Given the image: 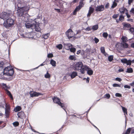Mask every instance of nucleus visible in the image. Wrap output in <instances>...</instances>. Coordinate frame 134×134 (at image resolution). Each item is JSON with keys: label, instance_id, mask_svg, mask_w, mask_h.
Wrapping results in <instances>:
<instances>
[{"label": "nucleus", "instance_id": "f257e3e1", "mask_svg": "<svg viewBox=\"0 0 134 134\" xmlns=\"http://www.w3.org/2000/svg\"><path fill=\"white\" fill-rule=\"evenodd\" d=\"M16 14L19 17L23 16L27 14L30 9V7L25 2L21 1H19Z\"/></svg>", "mask_w": 134, "mask_h": 134}, {"label": "nucleus", "instance_id": "f03ea898", "mask_svg": "<svg viewBox=\"0 0 134 134\" xmlns=\"http://www.w3.org/2000/svg\"><path fill=\"white\" fill-rule=\"evenodd\" d=\"M74 67L75 69L80 71L82 74H84L85 71L88 69V67L86 65L84 66L82 63L80 62H77L75 65Z\"/></svg>", "mask_w": 134, "mask_h": 134}, {"label": "nucleus", "instance_id": "7ed1b4c3", "mask_svg": "<svg viewBox=\"0 0 134 134\" xmlns=\"http://www.w3.org/2000/svg\"><path fill=\"white\" fill-rule=\"evenodd\" d=\"M14 72L13 69L11 66H8L4 69L3 74L8 76H12L13 75Z\"/></svg>", "mask_w": 134, "mask_h": 134}, {"label": "nucleus", "instance_id": "20e7f679", "mask_svg": "<svg viewBox=\"0 0 134 134\" xmlns=\"http://www.w3.org/2000/svg\"><path fill=\"white\" fill-rule=\"evenodd\" d=\"M14 21L11 18L7 19L6 21L3 23L4 26L6 28H8L14 25Z\"/></svg>", "mask_w": 134, "mask_h": 134}, {"label": "nucleus", "instance_id": "39448f33", "mask_svg": "<svg viewBox=\"0 0 134 134\" xmlns=\"http://www.w3.org/2000/svg\"><path fill=\"white\" fill-rule=\"evenodd\" d=\"M5 118H8L9 117L11 112L10 106L9 104L5 103Z\"/></svg>", "mask_w": 134, "mask_h": 134}, {"label": "nucleus", "instance_id": "423d86ee", "mask_svg": "<svg viewBox=\"0 0 134 134\" xmlns=\"http://www.w3.org/2000/svg\"><path fill=\"white\" fill-rule=\"evenodd\" d=\"M53 102L54 103L58 104L61 107V108L65 110L66 108L64 106V104L62 103L60 101V100L57 97H54L52 98Z\"/></svg>", "mask_w": 134, "mask_h": 134}, {"label": "nucleus", "instance_id": "0eeeda50", "mask_svg": "<svg viewBox=\"0 0 134 134\" xmlns=\"http://www.w3.org/2000/svg\"><path fill=\"white\" fill-rule=\"evenodd\" d=\"M65 34L67 37L69 39L72 38V40H75V37L74 36V32L71 29H68L67 31L65 32Z\"/></svg>", "mask_w": 134, "mask_h": 134}, {"label": "nucleus", "instance_id": "6e6552de", "mask_svg": "<svg viewBox=\"0 0 134 134\" xmlns=\"http://www.w3.org/2000/svg\"><path fill=\"white\" fill-rule=\"evenodd\" d=\"M10 15L11 14L9 13L2 12L0 14V18L4 20L9 17Z\"/></svg>", "mask_w": 134, "mask_h": 134}, {"label": "nucleus", "instance_id": "1a4fd4ad", "mask_svg": "<svg viewBox=\"0 0 134 134\" xmlns=\"http://www.w3.org/2000/svg\"><path fill=\"white\" fill-rule=\"evenodd\" d=\"M30 28L33 30L35 29L36 31L40 32L41 31V29L39 27V25L38 24H31Z\"/></svg>", "mask_w": 134, "mask_h": 134}, {"label": "nucleus", "instance_id": "9d476101", "mask_svg": "<svg viewBox=\"0 0 134 134\" xmlns=\"http://www.w3.org/2000/svg\"><path fill=\"white\" fill-rule=\"evenodd\" d=\"M30 94L31 97H37L42 95L41 93L37 92L35 91H31L30 92Z\"/></svg>", "mask_w": 134, "mask_h": 134}, {"label": "nucleus", "instance_id": "9b49d317", "mask_svg": "<svg viewBox=\"0 0 134 134\" xmlns=\"http://www.w3.org/2000/svg\"><path fill=\"white\" fill-rule=\"evenodd\" d=\"M121 62L124 63L126 64L127 65L130 66L131 65L132 62L131 60H127L126 59H123L121 60Z\"/></svg>", "mask_w": 134, "mask_h": 134}, {"label": "nucleus", "instance_id": "f8f14e48", "mask_svg": "<svg viewBox=\"0 0 134 134\" xmlns=\"http://www.w3.org/2000/svg\"><path fill=\"white\" fill-rule=\"evenodd\" d=\"M19 118L24 119L26 117V116L24 112L23 111H20L18 112L17 114Z\"/></svg>", "mask_w": 134, "mask_h": 134}, {"label": "nucleus", "instance_id": "ddd939ff", "mask_svg": "<svg viewBox=\"0 0 134 134\" xmlns=\"http://www.w3.org/2000/svg\"><path fill=\"white\" fill-rule=\"evenodd\" d=\"M119 11L121 15H123L124 13L128 11L126 8L124 7L120 8L119 9Z\"/></svg>", "mask_w": 134, "mask_h": 134}, {"label": "nucleus", "instance_id": "4468645a", "mask_svg": "<svg viewBox=\"0 0 134 134\" xmlns=\"http://www.w3.org/2000/svg\"><path fill=\"white\" fill-rule=\"evenodd\" d=\"M104 10V7L103 5L98 6L96 8V10L97 11H102Z\"/></svg>", "mask_w": 134, "mask_h": 134}, {"label": "nucleus", "instance_id": "2eb2a0df", "mask_svg": "<svg viewBox=\"0 0 134 134\" xmlns=\"http://www.w3.org/2000/svg\"><path fill=\"white\" fill-rule=\"evenodd\" d=\"M94 11V9L92 7H90L88 11V13L87 14V17H90L91 15V14Z\"/></svg>", "mask_w": 134, "mask_h": 134}, {"label": "nucleus", "instance_id": "dca6fc26", "mask_svg": "<svg viewBox=\"0 0 134 134\" xmlns=\"http://www.w3.org/2000/svg\"><path fill=\"white\" fill-rule=\"evenodd\" d=\"M121 14L120 16L119 19H116V21L117 23H119V21H122L124 20V17Z\"/></svg>", "mask_w": 134, "mask_h": 134}, {"label": "nucleus", "instance_id": "f3484780", "mask_svg": "<svg viewBox=\"0 0 134 134\" xmlns=\"http://www.w3.org/2000/svg\"><path fill=\"white\" fill-rule=\"evenodd\" d=\"M77 75V72L75 71H73L70 75V76L71 78L72 79L75 77Z\"/></svg>", "mask_w": 134, "mask_h": 134}, {"label": "nucleus", "instance_id": "a211bd4d", "mask_svg": "<svg viewBox=\"0 0 134 134\" xmlns=\"http://www.w3.org/2000/svg\"><path fill=\"white\" fill-rule=\"evenodd\" d=\"M6 91L7 92H5L6 94L9 96L11 100H13V98L11 92L8 90H7Z\"/></svg>", "mask_w": 134, "mask_h": 134}, {"label": "nucleus", "instance_id": "6ab92c4d", "mask_svg": "<svg viewBox=\"0 0 134 134\" xmlns=\"http://www.w3.org/2000/svg\"><path fill=\"white\" fill-rule=\"evenodd\" d=\"M87 74L89 75H93V71L91 69V68L88 67V69H87Z\"/></svg>", "mask_w": 134, "mask_h": 134}, {"label": "nucleus", "instance_id": "aec40b11", "mask_svg": "<svg viewBox=\"0 0 134 134\" xmlns=\"http://www.w3.org/2000/svg\"><path fill=\"white\" fill-rule=\"evenodd\" d=\"M122 25L123 26L124 28L130 27L131 26L130 24L127 23H123Z\"/></svg>", "mask_w": 134, "mask_h": 134}, {"label": "nucleus", "instance_id": "412c9836", "mask_svg": "<svg viewBox=\"0 0 134 134\" xmlns=\"http://www.w3.org/2000/svg\"><path fill=\"white\" fill-rule=\"evenodd\" d=\"M2 85L3 88L5 90V92H7L6 90H8L7 89H9V87H8L6 84L3 83Z\"/></svg>", "mask_w": 134, "mask_h": 134}, {"label": "nucleus", "instance_id": "4be33fe9", "mask_svg": "<svg viewBox=\"0 0 134 134\" xmlns=\"http://www.w3.org/2000/svg\"><path fill=\"white\" fill-rule=\"evenodd\" d=\"M85 0H81L80 1L79 6L81 8L83 7L84 4V1Z\"/></svg>", "mask_w": 134, "mask_h": 134}, {"label": "nucleus", "instance_id": "5701e85b", "mask_svg": "<svg viewBox=\"0 0 134 134\" xmlns=\"http://www.w3.org/2000/svg\"><path fill=\"white\" fill-rule=\"evenodd\" d=\"M21 109V108L20 106H18L16 107L14 109V110L15 112H17L20 111Z\"/></svg>", "mask_w": 134, "mask_h": 134}, {"label": "nucleus", "instance_id": "b1692460", "mask_svg": "<svg viewBox=\"0 0 134 134\" xmlns=\"http://www.w3.org/2000/svg\"><path fill=\"white\" fill-rule=\"evenodd\" d=\"M50 64L52 65V66L55 67L56 66V63L55 61L53 59H51L50 61Z\"/></svg>", "mask_w": 134, "mask_h": 134}, {"label": "nucleus", "instance_id": "393cba45", "mask_svg": "<svg viewBox=\"0 0 134 134\" xmlns=\"http://www.w3.org/2000/svg\"><path fill=\"white\" fill-rule=\"evenodd\" d=\"M121 39L123 43L126 42L127 41V37L125 36H123Z\"/></svg>", "mask_w": 134, "mask_h": 134}, {"label": "nucleus", "instance_id": "a878e982", "mask_svg": "<svg viewBox=\"0 0 134 134\" xmlns=\"http://www.w3.org/2000/svg\"><path fill=\"white\" fill-rule=\"evenodd\" d=\"M33 32L29 33L27 34L28 35V37L29 38H34V36Z\"/></svg>", "mask_w": 134, "mask_h": 134}, {"label": "nucleus", "instance_id": "bb28decb", "mask_svg": "<svg viewBox=\"0 0 134 134\" xmlns=\"http://www.w3.org/2000/svg\"><path fill=\"white\" fill-rule=\"evenodd\" d=\"M49 35V34L48 33L46 34H43L42 35V37L43 38L46 39L48 38Z\"/></svg>", "mask_w": 134, "mask_h": 134}, {"label": "nucleus", "instance_id": "cd10ccee", "mask_svg": "<svg viewBox=\"0 0 134 134\" xmlns=\"http://www.w3.org/2000/svg\"><path fill=\"white\" fill-rule=\"evenodd\" d=\"M122 110L124 114V115H125L126 114H127V109L123 107H121Z\"/></svg>", "mask_w": 134, "mask_h": 134}, {"label": "nucleus", "instance_id": "c85d7f7f", "mask_svg": "<svg viewBox=\"0 0 134 134\" xmlns=\"http://www.w3.org/2000/svg\"><path fill=\"white\" fill-rule=\"evenodd\" d=\"M131 128H128L126 131L125 132L123 133V134H129L131 131Z\"/></svg>", "mask_w": 134, "mask_h": 134}, {"label": "nucleus", "instance_id": "c756f323", "mask_svg": "<svg viewBox=\"0 0 134 134\" xmlns=\"http://www.w3.org/2000/svg\"><path fill=\"white\" fill-rule=\"evenodd\" d=\"M98 28V25H96L93 26L92 29L94 30H97Z\"/></svg>", "mask_w": 134, "mask_h": 134}, {"label": "nucleus", "instance_id": "7c9ffc66", "mask_svg": "<svg viewBox=\"0 0 134 134\" xmlns=\"http://www.w3.org/2000/svg\"><path fill=\"white\" fill-rule=\"evenodd\" d=\"M133 72L132 69L131 68H128L126 72L129 73H132Z\"/></svg>", "mask_w": 134, "mask_h": 134}, {"label": "nucleus", "instance_id": "2f4dec72", "mask_svg": "<svg viewBox=\"0 0 134 134\" xmlns=\"http://www.w3.org/2000/svg\"><path fill=\"white\" fill-rule=\"evenodd\" d=\"M115 1H114L113 2V4L111 7V8H114L116 7L117 5V4Z\"/></svg>", "mask_w": 134, "mask_h": 134}, {"label": "nucleus", "instance_id": "473e14b6", "mask_svg": "<svg viewBox=\"0 0 134 134\" xmlns=\"http://www.w3.org/2000/svg\"><path fill=\"white\" fill-rule=\"evenodd\" d=\"M31 24L30 23H26L25 24V26L27 28H30L31 27Z\"/></svg>", "mask_w": 134, "mask_h": 134}, {"label": "nucleus", "instance_id": "72a5a7b5", "mask_svg": "<svg viewBox=\"0 0 134 134\" xmlns=\"http://www.w3.org/2000/svg\"><path fill=\"white\" fill-rule=\"evenodd\" d=\"M13 124L14 127H16L19 125V123L18 121H15L13 122Z\"/></svg>", "mask_w": 134, "mask_h": 134}, {"label": "nucleus", "instance_id": "f704fd0d", "mask_svg": "<svg viewBox=\"0 0 134 134\" xmlns=\"http://www.w3.org/2000/svg\"><path fill=\"white\" fill-rule=\"evenodd\" d=\"M44 77L46 78H49L51 77V75L49 74L48 71H47L46 74L45 75Z\"/></svg>", "mask_w": 134, "mask_h": 134}, {"label": "nucleus", "instance_id": "c9c22d12", "mask_svg": "<svg viewBox=\"0 0 134 134\" xmlns=\"http://www.w3.org/2000/svg\"><path fill=\"white\" fill-rule=\"evenodd\" d=\"M100 49L101 52L102 53L104 54H105L106 53L105 51L104 48V47H102Z\"/></svg>", "mask_w": 134, "mask_h": 134}, {"label": "nucleus", "instance_id": "e433bc0d", "mask_svg": "<svg viewBox=\"0 0 134 134\" xmlns=\"http://www.w3.org/2000/svg\"><path fill=\"white\" fill-rule=\"evenodd\" d=\"M113 55H110L108 57V60L110 62H111L113 60Z\"/></svg>", "mask_w": 134, "mask_h": 134}, {"label": "nucleus", "instance_id": "4c0bfd02", "mask_svg": "<svg viewBox=\"0 0 134 134\" xmlns=\"http://www.w3.org/2000/svg\"><path fill=\"white\" fill-rule=\"evenodd\" d=\"M56 47L59 49H61L62 48L63 46L61 44H59L56 46Z\"/></svg>", "mask_w": 134, "mask_h": 134}, {"label": "nucleus", "instance_id": "58836bf2", "mask_svg": "<svg viewBox=\"0 0 134 134\" xmlns=\"http://www.w3.org/2000/svg\"><path fill=\"white\" fill-rule=\"evenodd\" d=\"M113 87H121V86L120 84H119L117 83H114L113 84Z\"/></svg>", "mask_w": 134, "mask_h": 134}, {"label": "nucleus", "instance_id": "ea45409f", "mask_svg": "<svg viewBox=\"0 0 134 134\" xmlns=\"http://www.w3.org/2000/svg\"><path fill=\"white\" fill-rule=\"evenodd\" d=\"M123 44H122V46L126 48H127L128 47V45L126 43L124 42Z\"/></svg>", "mask_w": 134, "mask_h": 134}, {"label": "nucleus", "instance_id": "a19ab883", "mask_svg": "<svg viewBox=\"0 0 134 134\" xmlns=\"http://www.w3.org/2000/svg\"><path fill=\"white\" fill-rule=\"evenodd\" d=\"M119 15V14H114L113 15L112 17L114 19H116L118 17Z\"/></svg>", "mask_w": 134, "mask_h": 134}, {"label": "nucleus", "instance_id": "79ce46f5", "mask_svg": "<svg viewBox=\"0 0 134 134\" xmlns=\"http://www.w3.org/2000/svg\"><path fill=\"white\" fill-rule=\"evenodd\" d=\"M75 57L74 55H70L69 57V59L71 60H74L75 59Z\"/></svg>", "mask_w": 134, "mask_h": 134}, {"label": "nucleus", "instance_id": "37998d69", "mask_svg": "<svg viewBox=\"0 0 134 134\" xmlns=\"http://www.w3.org/2000/svg\"><path fill=\"white\" fill-rule=\"evenodd\" d=\"M103 36L104 38H107L108 36V34L107 32H104L103 34Z\"/></svg>", "mask_w": 134, "mask_h": 134}, {"label": "nucleus", "instance_id": "c03bdc74", "mask_svg": "<svg viewBox=\"0 0 134 134\" xmlns=\"http://www.w3.org/2000/svg\"><path fill=\"white\" fill-rule=\"evenodd\" d=\"M70 52L74 53L76 51V48L74 47L71 48L70 49Z\"/></svg>", "mask_w": 134, "mask_h": 134}, {"label": "nucleus", "instance_id": "a18cd8bd", "mask_svg": "<svg viewBox=\"0 0 134 134\" xmlns=\"http://www.w3.org/2000/svg\"><path fill=\"white\" fill-rule=\"evenodd\" d=\"M131 14L134 15V8H132L130 11Z\"/></svg>", "mask_w": 134, "mask_h": 134}, {"label": "nucleus", "instance_id": "49530a36", "mask_svg": "<svg viewBox=\"0 0 134 134\" xmlns=\"http://www.w3.org/2000/svg\"><path fill=\"white\" fill-rule=\"evenodd\" d=\"M130 31L132 33L134 32V27H130L129 29Z\"/></svg>", "mask_w": 134, "mask_h": 134}, {"label": "nucleus", "instance_id": "de8ad7c7", "mask_svg": "<svg viewBox=\"0 0 134 134\" xmlns=\"http://www.w3.org/2000/svg\"><path fill=\"white\" fill-rule=\"evenodd\" d=\"M94 40L96 43H98L99 41V40L96 37L94 38Z\"/></svg>", "mask_w": 134, "mask_h": 134}, {"label": "nucleus", "instance_id": "09e8293b", "mask_svg": "<svg viewBox=\"0 0 134 134\" xmlns=\"http://www.w3.org/2000/svg\"><path fill=\"white\" fill-rule=\"evenodd\" d=\"M116 96L119 97H122V95L121 94L119 93H116L115 94Z\"/></svg>", "mask_w": 134, "mask_h": 134}, {"label": "nucleus", "instance_id": "8fccbe9b", "mask_svg": "<svg viewBox=\"0 0 134 134\" xmlns=\"http://www.w3.org/2000/svg\"><path fill=\"white\" fill-rule=\"evenodd\" d=\"M53 57V55L52 53H49L48 54L47 57L48 58H51Z\"/></svg>", "mask_w": 134, "mask_h": 134}, {"label": "nucleus", "instance_id": "3c124183", "mask_svg": "<svg viewBox=\"0 0 134 134\" xmlns=\"http://www.w3.org/2000/svg\"><path fill=\"white\" fill-rule=\"evenodd\" d=\"M81 9V8L78 6H77L75 9V11H78Z\"/></svg>", "mask_w": 134, "mask_h": 134}, {"label": "nucleus", "instance_id": "603ef678", "mask_svg": "<svg viewBox=\"0 0 134 134\" xmlns=\"http://www.w3.org/2000/svg\"><path fill=\"white\" fill-rule=\"evenodd\" d=\"M134 0H128V3L129 5H130L133 2Z\"/></svg>", "mask_w": 134, "mask_h": 134}, {"label": "nucleus", "instance_id": "864d4df0", "mask_svg": "<svg viewBox=\"0 0 134 134\" xmlns=\"http://www.w3.org/2000/svg\"><path fill=\"white\" fill-rule=\"evenodd\" d=\"M115 80L117 81H118L119 82H120L122 80V79L120 78L119 77H116L115 79Z\"/></svg>", "mask_w": 134, "mask_h": 134}, {"label": "nucleus", "instance_id": "5fc2aeb1", "mask_svg": "<svg viewBox=\"0 0 134 134\" xmlns=\"http://www.w3.org/2000/svg\"><path fill=\"white\" fill-rule=\"evenodd\" d=\"M105 96L108 99H109L110 97V95L109 94H106Z\"/></svg>", "mask_w": 134, "mask_h": 134}, {"label": "nucleus", "instance_id": "6e6d98bb", "mask_svg": "<svg viewBox=\"0 0 134 134\" xmlns=\"http://www.w3.org/2000/svg\"><path fill=\"white\" fill-rule=\"evenodd\" d=\"M124 87L125 88H127L128 89H130L131 88V87L130 86L127 85H125L124 86Z\"/></svg>", "mask_w": 134, "mask_h": 134}, {"label": "nucleus", "instance_id": "4d7b16f0", "mask_svg": "<svg viewBox=\"0 0 134 134\" xmlns=\"http://www.w3.org/2000/svg\"><path fill=\"white\" fill-rule=\"evenodd\" d=\"M126 14V15L127 17L128 18H130V17L131 16L130 15H129V14L128 12V11L127 12H126V13H125Z\"/></svg>", "mask_w": 134, "mask_h": 134}, {"label": "nucleus", "instance_id": "13d9d810", "mask_svg": "<svg viewBox=\"0 0 134 134\" xmlns=\"http://www.w3.org/2000/svg\"><path fill=\"white\" fill-rule=\"evenodd\" d=\"M109 3H108L106 4V5H105V8H108L109 7Z\"/></svg>", "mask_w": 134, "mask_h": 134}, {"label": "nucleus", "instance_id": "bf43d9fd", "mask_svg": "<svg viewBox=\"0 0 134 134\" xmlns=\"http://www.w3.org/2000/svg\"><path fill=\"white\" fill-rule=\"evenodd\" d=\"M92 29L90 27H87L86 28V30H87V31H90V30H91Z\"/></svg>", "mask_w": 134, "mask_h": 134}, {"label": "nucleus", "instance_id": "052dcab7", "mask_svg": "<svg viewBox=\"0 0 134 134\" xmlns=\"http://www.w3.org/2000/svg\"><path fill=\"white\" fill-rule=\"evenodd\" d=\"M130 85L132 87H134V81L130 83Z\"/></svg>", "mask_w": 134, "mask_h": 134}, {"label": "nucleus", "instance_id": "680f3d73", "mask_svg": "<svg viewBox=\"0 0 134 134\" xmlns=\"http://www.w3.org/2000/svg\"><path fill=\"white\" fill-rule=\"evenodd\" d=\"M81 30H78L77 31V33L76 34H80V33L81 32Z\"/></svg>", "mask_w": 134, "mask_h": 134}, {"label": "nucleus", "instance_id": "e2e57ef3", "mask_svg": "<svg viewBox=\"0 0 134 134\" xmlns=\"http://www.w3.org/2000/svg\"><path fill=\"white\" fill-rule=\"evenodd\" d=\"M86 81L87 82V83H88L90 80L89 77H87V79H86Z\"/></svg>", "mask_w": 134, "mask_h": 134}, {"label": "nucleus", "instance_id": "0e129e2a", "mask_svg": "<svg viewBox=\"0 0 134 134\" xmlns=\"http://www.w3.org/2000/svg\"><path fill=\"white\" fill-rule=\"evenodd\" d=\"M81 51L80 50H79L76 53L77 54H79L81 53Z\"/></svg>", "mask_w": 134, "mask_h": 134}, {"label": "nucleus", "instance_id": "69168bd1", "mask_svg": "<svg viewBox=\"0 0 134 134\" xmlns=\"http://www.w3.org/2000/svg\"><path fill=\"white\" fill-rule=\"evenodd\" d=\"M54 9L55 10H56L57 11L58 13L60 12V10L59 9L55 8Z\"/></svg>", "mask_w": 134, "mask_h": 134}, {"label": "nucleus", "instance_id": "338daca9", "mask_svg": "<svg viewBox=\"0 0 134 134\" xmlns=\"http://www.w3.org/2000/svg\"><path fill=\"white\" fill-rule=\"evenodd\" d=\"M118 71L119 72H122L124 71V69L121 68Z\"/></svg>", "mask_w": 134, "mask_h": 134}, {"label": "nucleus", "instance_id": "774afa93", "mask_svg": "<svg viewBox=\"0 0 134 134\" xmlns=\"http://www.w3.org/2000/svg\"><path fill=\"white\" fill-rule=\"evenodd\" d=\"M131 47L134 48V43H132L131 44Z\"/></svg>", "mask_w": 134, "mask_h": 134}]
</instances>
